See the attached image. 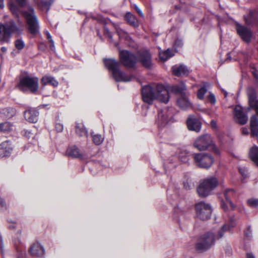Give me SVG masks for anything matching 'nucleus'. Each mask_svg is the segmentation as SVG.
<instances>
[{
	"label": "nucleus",
	"instance_id": "obj_1",
	"mask_svg": "<svg viewBox=\"0 0 258 258\" xmlns=\"http://www.w3.org/2000/svg\"><path fill=\"white\" fill-rule=\"evenodd\" d=\"M142 96L144 102L149 104H151L154 100L166 103L169 99L168 90L161 84L144 86L142 89Z\"/></svg>",
	"mask_w": 258,
	"mask_h": 258
},
{
	"label": "nucleus",
	"instance_id": "obj_2",
	"mask_svg": "<svg viewBox=\"0 0 258 258\" xmlns=\"http://www.w3.org/2000/svg\"><path fill=\"white\" fill-rule=\"evenodd\" d=\"M104 64L108 69L111 72L113 78L117 82H129L132 80L133 77L126 75L119 69V62L114 59H104Z\"/></svg>",
	"mask_w": 258,
	"mask_h": 258
},
{
	"label": "nucleus",
	"instance_id": "obj_3",
	"mask_svg": "<svg viewBox=\"0 0 258 258\" xmlns=\"http://www.w3.org/2000/svg\"><path fill=\"white\" fill-rule=\"evenodd\" d=\"M38 78L37 77H31L28 75L22 76L20 78L17 88L22 91H29L34 93L38 89Z\"/></svg>",
	"mask_w": 258,
	"mask_h": 258
},
{
	"label": "nucleus",
	"instance_id": "obj_4",
	"mask_svg": "<svg viewBox=\"0 0 258 258\" xmlns=\"http://www.w3.org/2000/svg\"><path fill=\"white\" fill-rule=\"evenodd\" d=\"M218 181L215 177H207L201 181L197 188V192L201 197L208 196L218 185Z\"/></svg>",
	"mask_w": 258,
	"mask_h": 258
},
{
	"label": "nucleus",
	"instance_id": "obj_5",
	"mask_svg": "<svg viewBox=\"0 0 258 258\" xmlns=\"http://www.w3.org/2000/svg\"><path fill=\"white\" fill-rule=\"evenodd\" d=\"M216 237L213 232H208L202 235L196 244V248L199 252L205 251L210 248L215 242Z\"/></svg>",
	"mask_w": 258,
	"mask_h": 258
},
{
	"label": "nucleus",
	"instance_id": "obj_6",
	"mask_svg": "<svg viewBox=\"0 0 258 258\" xmlns=\"http://www.w3.org/2000/svg\"><path fill=\"white\" fill-rule=\"evenodd\" d=\"M28 26V29L30 33L36 35L39 32V25L38 21L31 7H29L28 11L23 12Z\"/></svg>",
	"mask_w": 258,
	"mask_h": 258
},
{
	"label": "nucleus",
	"instance_id": "obj_7",
	"mask_svg": "<svg viewBox=\"0 0 258 258\" xmlns=\"http://www.w3.org/2000/svg\"><path fill=\"white\" fill-rule=\"evenodd\" d=\"M194 145L200 151L206 150L211 147L216 154H220L219 150L213 144L211 136L209 135H205L198 138L195 141Z\"/></svg>",
	"mask_w": 258,
	"mask_h": 258
},
{
	"label": "nucleus",
	"instance_id": "obj_8",
	"mask_svg": "<svg viewBox=\"0 0 258 258\" xmlns=\"http://www.w3.org/2000/svg\"><path fill=\"white\" fill-rule=\"evenodd\" d=\"M192 157L196 165L200 168H209L214 162V158L209 154H194Z\"/></svg>",
	"mask_w": 258,
	"mask_h": 258
},
{
	"label": "nucleus",
	"instance_id": "obj_9",
	"mask_svg": "<svg viewBox=\"0 0 258 258\" xmlns=\"http://www.w3.org/2000/svg\"><path fill=\"white\" fill-rule=\"evenodd\" d=\"M17 30L14 22L10 24H0V42L2 43H8L13 32Z\"/></svg>",
	"mask_w": 258,
	"mask_h": 258
},
{
	"label": "nucleus",
	"instance_id": "obj_10",
	"mask_svg": "<svg viewBox=\"0 0 258 258\" xmlns=\"http://www.w3.org/2000/svg\"><path fill=\"white\" fill-rule=\"evenodd\" d=\"M195 208L196 216L198 218L202 220H207L210 218L212 209L209 204L200 202L196 204Z\"/></svg>",
	"mask_w": 258,
	"mask_h": 258
},
{
	"label": "nucleus",
	"instance_id": "obj_11",
	"mask_svg": "<svg viewBox=\"0 0 258 258\" xmlns=\"http://www.w3.org/2000/svg\"><path fill=\"white\" fill-rule=\"evenodd\" d=\"M119 56L121 63L126 67H133L136 62L137 58L136 56L127 51H120Z\"/></svg>",
	"mask_w": 258,
	"mask_h": 258
},
{
	"label": "nucleus",
	"instance_id": "obj_12",
	"mask_svg": "<svg viewBox=\"0 0 258 258\" xmlns=\"http://www.w3.org/2000/svg\"><path fill=\"white\" fill-rule=\"evenodd\" d=\"M236 225V221L234 216L231 214L228 215L225 218V224L222 226L220 230L218 231V235L216 237L217 238H221L223 235L224 232L230 230L232 228L234 227Z\"/></svg>",
	"mask_w": 258,
	"mask_h": 258
},
{
	"label": "nucleus",
	"instance_id": "obj_13",
	"mask_svg": "<svg viewBox=\"0 0 258 258\" xmlns=\"http://www.w3.org/2000/svg\"><path fill=\"white\" fill-rule=\"evenodd\" d=\"M224 195L226 199V201H221V206L224 211H226L230 207L231 210L234 208V206L230 200V198L234 197L235 191L233 189H227L224 191Z\"/></svg>",
	"mask_w": 258,
	"mask_h": 258
},
{
	"label": "nucleus",
	"instance_id": "obj_14",
	"mask_svg": "<svg viewBox=\"0 0 258 258\" xmlns=\"http://www.w3.org/2000/svg\"><path fill=\"white\" fill-rule=\"evenodd\" d=\"M236 30L241 39L245 42L249 43L252 37V33L250 30L240 24L236 25Z\"/></svg>",
	"mask_w": 258,
	"mask_h": 258
},
{
	"label": "nucleus",
	"instance_id": "obj_15",
	"mask_svg": "<svg viewBox=\"0 0 258 258\" xmlns=\"http://www.w3.org/2000/svg\"><path fill=\"white\" fill-rule=\"evenodd\" d=\"M186 124L189 130L199 132L201 129L202 123L200 120L194 115H190L186 120Z\"/></svg>",
	"mask_w": 258,
	"mask_h": 258
},
{
	"label": "nucleus",
	"instance_id": "obj_16",
	"mask_svg": "<svg viewBox=\"0 0 258 258\" xmlns=\"http://www.w3.org/2000/svg\"><path fill=\"white\" fill-rule=\"evenodd\" d=\"M247 94L249 106L255 110L258 115V100L257 99L255 91L252 87H249L247 90Z\"/></svg>",
	"mask_w": 258,
	"mask_h": 258
},
{
	"label": "nucleus",
	"instance_id": "obj_17",
	"mask_svg": "<svg viewBox=\"0 0 258 258\" xmlns=\"http://www.w3.org/2000/svg\"><path fill=\"white\" fill-rule=\"evenodd\" d=\"M29 252L33 257H41L44 255L45 250L40 243L35 242L32 244L29 248Z\"/></svg>",
	"mask_w": 258,
	"mask_h": 258
},
{
	"label": "nucleus",
	"instance_id": "obj_18",
	"mask_svg": "<svg viewBox=\"0 0 258 258\" xmlns=\"http://www.w3.org/2000/svg\"><path fill=\"white\" fill-rule=\"evenodd\" d=\"M234 117L235 120L241 124H245L248 120L247 116L243 113L242 108L240 105H236L235 107Z\"/></svg>",
	"mask_w": 258,
	"mask_h": 258
},
{
	"label": "nucleus",
	"instance_id": "obj_19",
	"mask_svg": "<svg viewBox=\"0 0 258 258\" xmlns=\"http://www.w3.org/2000/svg\"><path fill=\"white\" fill-rule=\"evenodd\" d=\"M172 117L171 113H168L166 109L160 111L156 119V123L160 126H164L169 121Z\"/></svg>",
	"mask_w": 258,
	"mask_h": 258
},
{
	"label": "nucleus",
	"instance_id": "obj_20",
	"mask_svg": "<svg viewBox=\"0 0 258 258\" xmlns=\"http://www.w3.org/2000/svg\"><path fill=\"white\" fill-rule=\"evenodd\" d=\"M139 60L144 67L147 68H151L152 67L151 56L147 50H143L140 52Z\"/></svg>",
	"mask_w": 258,
	"mask_h": 258
},
{
	"label": "nucleus",
	"instance_id": "obj_21",
	"mask_svg": "<svg viewBox=\"0 0 258 258\" xmlns=\"http://www.w3.org/2000/svg\"><path fill=\"white\" fill-rule=\"evenodd\" d=\"M245 23L248 25L258 26V13L255 10H250L249 13L244 16Z\"/></svg>",
	"mask_w": 258,
	"mask_h": 258
},
{
	"label": "nucleus",
	"instance_id": "obj_22",
	"mask_svg": "<svg viewBox=\"0 0 258 258\" xmlns=\"http://www.w3.org/2000/svg\"><path fill=\"white\" fill-rule=\"evenodd\" d=\"M27 0H10L9 3L10 10L12 13L16 16H18L19 10L18 6L16 4L17 3L19 6L23 7L26 4Z\"/></svg>",
	"mask_w": 258,
	"mask_h": 258
},
{
	"label": "nucleus",
	"instance_id": "obj_23",
	"mask_svg": "<svg viewBox=\"0 0 258 258\" xmlns=\"http://www.w3.org/2000/svg\"><path fill=\"white\" fill-rule=\"evenodd\" d=\"M38 115V111L34 108L28 109L24 112V117L25 119L32 123H34L37 121Z\"/></svg>",
	"mask_w": 258,
	"mask_h": 258
},
{
	"label": "nucleus",
	"instance_id": "obj_24",
	"mask_svg": "<svg viewBox=\"0 0 258 258\" xmlns=\"http://www.w3.org/2000/svg\"><path fill=\"white\" fill-rule=\"evenodd\" d=\"M12 151V147L9 141H5L0 145V158L9 156Z\"/></svg>",
	"mask_w": 258,
	"mask_h": 258
},
{
	"label": "nucleus",
	"instance_id": "obj_25",
	"mask_svg": "<svg viewBox=\"0 0 258 258\" xmlns=\"http://www.w3.org/2000/svg\"><path fill=\"white\" fill-rule=\"evenodd\" d=\"M177 104L183 110L188 109L191 107V103L186 94L181 95L180 97L177 99Z\"/></svg>",
	"mask_w": 258,
	"mask_h": 258
},
{
	"label": "nucleus",
	"instance_id": "obj_26",
	"mask_svg": "<svg viewBox=\"0 0 258 258\" xmlns=\"http://www.w3.org/2000/svg\"><path fill=\"white\" fill-rule=\"evenodd\" d=\"M172 72L173 74L177 76L187 75L189 73L187 68L184 65L173 67L172 68Z\"/></svg>",
	"mask_w": 258,
	"mask_h": 258
},
{
	"label": "nucleus",
	"instance_id": "obj_27",
	"mask_svg": "<svg viewBox=\"0 0 258 258\" xmlns=\"http://www.w3.org/2000/svg\"><path fill=\"white\" fill-rule=\"evenodd\" d=\"M41 83L43 86L50 85L54 87H57L58 85V82L54 77L48 75L43 76L41 80Z\"/></svg>",
	"mask_w": 258,
	"mask_h": 258
},
{
	"label": "nucleus",
	"instance_id": "obj_28",
	"mask_svg": "<svg viewBox=\"0 0 258 258\" xmlns=\"http://www.w3.org/2000/svg\"><path fill=\"white\" fill-rule=\"evenodd\" d=\"M250 129L252 135L258 137V118L255 115L250 118Z\"/></svg>",
	"mask_w": 258,
	"mask_h": 258
},
{
	"label": "nucleus",
	"instance_id": "obj_29",
	"mask_svg": "<svg viewBox=\"0 0 258 258\" xmlns=\"http://www.w3.org/2000/svg\"><path fill=\"white\" fill-rule=\"evenodd\" d=\"M66 153L69 156L73 158H80L82 156L79 149L75 146L68 148Z\"/></svg>",
	"mask_w": 258,
	"mask_h": 258
},
{
	"label": "nucleus",
	"instance_id": "obj_30",
	"mask_svg": "<svg viewBox=\"0 0 258 258\" xmlns=\"http://www.w3.org/2000/svg\"><path fill=\"white\" fill-rule=\"evenodd\" d=\"M114 28L120 38L124 39V40L128 41H130L131 40V38L129 36L128 34L125 32L118 25H115Z\"/></svg>",
	"mask_w": 258,
	"mask_h": 258
},
{
	"label": "nucleus",
	"instance_id": "obj_31",
	"mask_svg": "<svg viewBox=\"0 0 258 258\" xmlns=\"http://www.w3.org/2000/svg\"><path fill=\"white\" fill-rule=\"evenodd\" d=\"M75 128L76 132L79 136H87L88 132L82 122H76Z\"/></svg>",
	"mask_w": 258,
	"mask_h": 258
},
{
	"label": "nucleus",
	"instance_id": "obj_32",
	"mask_svg": "<svg viewBox=\"0 0 258 258\" xmlns=\"http://www.w3.org/2000/svg\"><path fill=\"white\" fill-rule=\"evenodd\" d=\"M186 90V86L183 82L171 87V91L175 93H180L181 95L185 94L184 91Z\"/></svg>",
	"mask_w": 258,
	"mask_h": 258
},
{
	"label": "nucleus",
	"instance_id": "obj_33",
	"mask_svg": "<svg viewBox=\"0 0 258 258\" xmlns=\"http://www.w3.org/2000/svg\"><path fill=\"white\" fill-rule=\"evenodd\" d=\"M124 18L127 22L132 26L135 27L138 26V21L137 18L131 13H127L124 16Z\"/></svg>",
	"mask_w": 258,
	"mask_h": 258
},
{
	"label": "nucleus",
	"instance_id": "obj_34",
	"mask_svg": "<svg viewBox=\"0 0 258 258\" xmlns=\"http://www.w3.org/2000/svg\"><path fill=\"white\" fill-rule=\"evenodd\" d=\"M249 156L252 161L258 166V147L253 146L249 151Z\"/></svg>",
	"mask_w": 258,
	"mask_h": 258
},
{
	"label": "nucleus",
	"instance_id": "obj_35",
	"mask_svg": "<svg viewBox=\"0 0 258 258\" xmlns=\"http://www.w3.org/2000/svg\"><path fill=\"white\" fill-rule=\"evenodd\" d=\"M174 52L171 50H167L159 53L160 58L163 61H166L174 55Z\"/></svg>",
	"mask_w": 258,
	"mask_h": 258
},
{
	"label": "nucleus",
	"instance_id": "obj_36",
	"mask_svg": "<svg viewBox=\"0 0 258 258\" xmlns=\"http://www.w3.org/2000/svg\"><path fill=\"white\" fill-rule=\"evenodd\" d=\"M2 114L5 117L10 118L16 114V110L13 108H6L3 110Z\"/></svg>",
	"mask_w": 258,
	"mask_h": 258
},
{
	"label": "nucleus",
	"instance_id": "obj_37",
	"mask_svg": "<svg viewBox=\"0 0 258 258\" xmlns=\"http://www.w3.org/2000/svg\"><path fill=\"white\" fill-rule=\"evenodd\" d=\"M92 141L93 143L96 145H99L102 143L104 138L101 135L91 134Z\"/></svg>",
	"mask_w": 258,
	"mask_h": 258
},
{
	"label": "nucleus",
	"instance_id": "obj_38",
	"mask_svg": "<svg viewBox=\"0 0 258 258\" xmlns=\"http://www.w3.org/2000/svg\"><path fill=\"white\" fill-rule=\"evenodd\" d=\"M12 128V125L9 122H5L0 124V130L4 133L9 132Z\"/></svg>",
	"mask_w": 258,
	"mask_h": 258
},
{
	"label": "nucleus",
	"instance_id": "obj_39",
	"mask_svg": "<svg viewBox=\"0 0 258 258\" xmlns=\"http://www.w3.org/2000/svg\"><path fill=\"white\" fill-rule=\"evenodd\" d=\"M52 3V0H41L40 6L42 9L47 12Z\"/></svg>",
	"mask_w": 258,
	"mask_h": 258
},
{
	"label": "nucleus",
	"instance_id": "obj_40",
	"mask_svg": "<svg viewBox=\"0 0 258 258\" xmlns=\"http://www.w3.org/2000/svg\"><path fill=\"white\" fill-rule=\"evenodd\" d=\"M207 92V89L206 86L204 85L201 87L198 92L197 96L199 99H202L204 98V95Z\"/></svg>",
	"mask_w": 258,
	"mask_h": 258
},
{
	"label": "nucleus",
	"instance_id": "obj_41",
	"mask_svg": "<svg viewBox=\"0 0 258 258\" xmlns=\"http://www.w3.org/2000/svg\"><path fill=\"white\" fill-rule=\"evenodd\" d=\"M247 204L250 207L255 208L258 206V199H250L247 201Z\"/></svg>",
	"mask_w": 258,
	"mask_h": 258
},
{
	"label": "nucleus",
	"instance_id": "obj_42",
	"mask_svg": "<svg viewBox=\"0 0 258 258\" xmlns=\"http://www.w3.org/2000/svg\"><path fill=\"white\" fill-rule=\"evenodd\" d=\"M25 46V43L22 39H17L15 41V46L19 50L22 49Z\"/></svg>",
	"mask_w": 258,
	"mask_h": 258
},
{
	"label": "nucleus",
	"instance_id": "obj_43",
	"mask_svg": "<svg viewBox=\"0 0 258 258\" xmlns=\"http://www.w3.org/2000/svg\"><path fill=\"white\" fill-rule=\"evenodd\" d=\"M47 38L48 39L49 41L51 43V45L50 47L52 48L54 47V42L51 38L50 34L49 33L48 31H45L44 32Z\"/></svg>",
	"mask_w": 258,
	"mask_h": 258
},
{
	"label": "nucleus",
	"instance_id": "obj_44",
	"mask_svg": "<svg viewBox=\"0 0 258 258\" xmlns=\"http://www.w3.org/2000/svg\"><path fill=\"white\" fill-rule=\"evenodd\" d=\"M182 45V41L181 40H180V39H177L174 43V45H173V47L175 49V50L176 51L177 49H178V48L181 47Z\"/></svg>",
	"mask_w": 258,
	"mask_h": 258
},
{
	"label": "nucleus",
	"instance_id": "obj_45",
	"mask_svg": "<svg viewBox=\"0 0 258 258\" xmlns=\"http://www.w3.org/2000/svg\"><path fill=\"white\" fill-rule=\"evenodd\" d=\"M208 99H209V100L210 101V102L212 104H215L216 99H215V95L213 93H210L209 95L208 96Z\"/></svg>",
	"mask_w": 258,
	"mask_h": 258
},
{
	"label": "nucleus",
	"instance_id": "obj_46",
	"mask_svg": "<svg viewBox=\"0 0 258 258\" xmlns=\"http://www.w3.org/2000/svg\"><path fill=\"white\" fill-rule=\"evenodd\" d=\"M55 130L58 133H60L61 132H62L63 130V126L62 124L61 123H56L55 124Z\"/></svg>",
	"mask_w": 258,
	"mask_h": 258
},
{
	"label": "nucleus",
	"instance_id": "obj_47",
	"mask_svg": "<svg viewBox=\"0 0 258 258\" xmlns=\"http://www.w3.org/2000/svg\"><path fill=\"white\" fill-rule=\"evenodd\" d=\"M245 236L247 238L250 237L252 235V232L250 227L249 226L247 228L244 232Z\"/></svg>",
	"mask_w": 258,
	"mask_h": 258
},
{
	"label": "nucleus",
	"instance_id": "obj_48",
	"mask_svg": "<svg viewBox=\"0 0 258 258\" xmlns=\"http://www.w3.org/2000/svg\"><path fill=\"white\" fill-rule=\"evenodd\" d=\"M251 72L254 78L258 81V71L255 68H252Z\"/></svg>",
	"mask_w": 258,
	"mask_h": 258
},
{
	"label": "nucleus",
	"instance_id": "obj_49",
	"mask_svg": "<svg viewBox=\"0 0 258 258\" xmlns=\"http://www.w3.org/2000/svg\"><path fill=\"white\" fill-rule=\"evenodd\" d=\"M184 187L186 189H189L191 188L192 185L191 183H189L188 182H184L183 183Z\"/></svg>",
	"mask_w": 258,
	"mask_h": 258
},
{
	"label": "nucleus",
	"instance_id": "obj_50",
	"mask_svg": "<svg viewBox=\"0 0 258 258\" xmlns=\"http://www.w3.org/2000/svg\"><path fill=\"white\" fill-rule=\"evenodd\" d=\"M104 33H105V34L107 37H108L111 40L112 39V36L108 29H106V28L105 29Z\"/></svg>",
	"mask_w": 258,
	"mask_h": 258
},
{
	"label": "nucleus",
	"instance_id": "obj_51",
	"mask_svg": "<svg viewBox=\"0 0 258 258\" xmlns=\"http://www.w3.org/2000/svg\"><path fill=\"white\" fill-rule=\"evenodd\" d=\"M135 9L140 16L143 17V14L142 13L141 10L137 7V6L135 5Z\"/></svg>",
	"mask_w": 258,
	"mask_h": 258
},
{
	"label": "nucleus",
	"instance_id": "obj_52",
	"mask_svg": "<svg viewBox=\"0 0 258 258\" xmlns=\"http://www.w3.org/2000/svg\"><path fill=\"white\" fill-rule=\"evenodd\" d=\"M210 124L212 127H213V128H216L217 127V123L216 121H215L214 120H211Z\"/></svg>",
	"mask_w": 258,
	"mask_h": 258
},
{
	"label": "nucleus",
	"instance_id": "obj_53",
	"mask_svg": "<svg viewBox=\"0 0 258 258\" xmlns=\"http://www.w3.org/2000/svg\"><path fill=\"white\" fill-rule=\"evenodd\" d=\"M242 134L244 135H247L249 133L248 130L245 127L242 128Z\"/></svg>",
	"mask_w": 258,
	"mask_h": 258
},
{
	"label": "nucleus",
	"instance_id": "obj_54",
	"mask_svg": "<svg viewBox=\"0 0 258 258\" xmlns=\"http://www.w3.org/2000/svg\"><path fill=\"white\" fill-rule=\"evenodd\" d=\"M0 206L2 208L6 207V204L3 200L0 197Z\"/></svg>",
	"mask_w": 258,
	"mask_h": 258
},
{
	"label": "nucleus",
	"instance_id": "obj_55",
	"mask_svg": "<svg viewBox=\"0 0 258 258\" xmlns=\"http://www.w3.org/2000/svg\"><path fill=\"white\" fill-rule=\"evenodd\" d=\"M247 258H255L254 255L251 253H247Z\"/></svg>",
	"mask_w": 258,
	"mask_h": 258
},
{
	"label": "nucleus",
	"instance_id": "obj_56",
	"mask_svg": "<svg viewBox=\"0 0 258 258\" xmlns=\"http://www.w3.org/2000/svg\"><path fill=\"white\" fill-rule=\"evenodd\" d=\"M4 7V0H0V8H3Z\"/></svg>",
	"mask_w": 258,
	"mask_h": 258
},
{
	"label": "nucleus",
	"instance_id": "obj_57",
	"mask_svg": "<svg viewBox=\"0 0 258 258\" xmlns=\"http://www.w3.org/2000/svg\"><path fill=\"white\" fill-rule=\"evenodd\" d=\"M1 50L3 52H6V51H7V48L5 47H2L1 48Z\"/></svg>",
	"mask_w": 258,
	"mask_h": 258
},
{
	"label": "nucleus",
	"instance_id": "obj_58",
	"mask_svg": "<svg viewBox=\"0 0 258 258\" xmlns=\"http://www.w3.org/2000/svg\"><path fill=\"white\" fill-rule=\"evenodd\" d=\"M181 161L183 162H186L188 160V159L187 157H185L184 159H181Z\"/></svg>",
	"mask_w": 258,
	"mask_h": 258
},
{
	"label": "nucleus",
	"instance_id": "obj_59",
	"mask_svg": "<svg viewBox=\"0 0 258 258\" xmlns=\"http://www.w3.org/2000/svg\"><path fill=\"white\" fill-rule=\"evenodd\" d=\"M222 91H223V92H224V95H225V97H226L227 95H228V93L224 90L222 89Z\"/></svg>",
	"mask_w": 258,
	"mask_h": 258
},
{
	"label": "nucleus",
	"instance_id": "obj_60",
	"mask_svg": "<svg viewBox=\"0 0 258 258\" xmlns=\"http://www.w3.org/2000/svg\"><path fill=\"white\" fill-rule=\"evenodd\" d=\"M239 171L240 172V173H241V174H242V175H243V173H242V171H241V169H239Z\"/></svg>",
	"mask_w": 258,
	"mask_h": 258
},
{
	"label": "nucleus",
	"instance_id": "obj_61",
	"mask_svg": "<svg viewBox=\"0 0 258 258\" xmlns=\"http://www.w3.org/2000/svg\"><path fill=\"white\" fill-rule=\"evenodd\" d=\"M10 228H15L14 226H12V227L10 226Z\"/></svg>",
	"mask_w": 258,
	"mask_h": 258
},
{
	"label": "nucleus",
	"instance_id": "obj_62",
	"mask_svg": "<svg viewBox=\"0 0 258 258\" xmlns=\"http://www.w3.org/2000/svg\"><path fill=\"white\" fill-rule=\"evenodd\" d=\"M26 253L25 251H24V255H25Z\"/></svg>",
	"mask_w": 258,
	"mask_h": 258
}]
</instances>
